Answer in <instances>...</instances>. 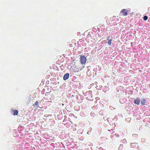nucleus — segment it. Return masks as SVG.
Masks as SVG:
<instances>
[{
    "label": "nucleus",
    "mask_w": 150,
    "mask_h": 150,
    "mask_svg": "<svg viewBox=\"0 0 150 150\" xmlns=\"http://www.w3.org/2000/svg\"><path fill=\"white\" fill-rule=\"evenodd\" d=\"M86 49H87L86 48H85L84 50H86Z\"/></svg>",
    "instance_id": "obj_30"
},
{
    "label": "nucleus",
    "mask_w": 150,
    "mask_h": 150,
    "mask_svg": "<svg viewBox=\"0 0 150 150\" xmlns=\"http://www.w3.org/2000/svg\"><path fill=\"white\" fill-rule=\"evenodd\" d=\"M91 67V66H89L88 67H87L88 69V70H89V69H90Z\"/></svg>",
    "instance_id": "obj_24"
},
{
    "label": "nucleus",
    "mask_w": 150,
    "mask_h": 150,
    "mask_svg": "<svg viewBox=\"0 0 150 150\" xmlns=\"http://www.w3.org/2000/svg\"><path fill=\"white\" fill-rule=\"evenodd\" d=\"M64 111H65V110H63V112H64Z\"/></svg>",
    "instance_id": "obj_31"
},
{
    "label": "nucleus",
    "mask_w": 150,
    "mask_h": 150,
    "mask_svg": "<svg viewBox=\"0 0 150 150\" xmlns=\"http://www.w3.org/2000/svg\"><path fill=\"white\" fill-rule=\"evenodd\" d=\"M97 70V69L96 68H94L93 69V71H96Z\"/></svg>",
    "instance_id": "obj_25"
},
{
    "label": "nucleus",
    "mask_w": 150,
    "mask_h": 150,
    "mask_svg": "<svg viewBox=\"0 0 150 150\" xmlns=\"http://www.w3.org/2000/svg\"><path fill=\"white\" fill-rule=\"evenodd\" d=\"M134 101L135 104L139 105L140 103L141 100L139 98L137 97L136 98V99L134 100Z\"/></svg>",
    "instance_id": "obj_4"
},
{
    "label": "nucleus",
    "mask_w": 150,
    "mask_h": 150,
    "mask_svg": "<svg viewBox=\"0 0 150 150\" xmlns=\"http://www.w3.org/2000/svg\"><path fill=\"white\" fill-rule=\"evenodd\" d=\"M69 73H67L64 74V76L63 77V79L64 80H66L68 79L69 78Z\"/></svg>",
    "instance_id": "obj_6"
},
{
    "label": "nucleus",
    "mask_w": 150,
    "mask_h": 150,
    "mask_svg": "<svg viewBox=\"0 0 150 150\" xmlns=\"http://www.w3.org/2000/svg\"><path fill=\"white\" fill-rule=\"evenodd\" d=\"M70 120L69 118H67L66 115H64V119L63 120V123L64 124H67L68 123V121Z\"/></svg>",
    "instance_id": "obj_3"
},
{
    "label": "nucleus",
    "mask_w": 150,
    "mask_h": 150,
    "mask_svg": "<svg viewBox=\"0 0 150 150\" xmlns=\"http://www.w3.org/2000/svg\"><path fill=\"white\" fill-rule=\"evenodd\" d=\"M129 12V11L126 9H123L121 11V12L122 13L123 15L126 16Z\"/></svg>",
    "instance_id": "obj_5"
},
{
    "label": "nucleus",
    "mask_w": 150,
    "mask_h": 150,
    "mask_svg": "<svg viewBox=\"0 0 150 150\" xmlns=\"http://www.w3.org/2000/svg\"><path fill=\"white\" fill-rule=\"evenodd\" d=\"M63 117L62 112H61V113H59L57 115V117L59 120H61L62 118Z\"/></svg>",
    "instance_id": "obj_9"
},
{
    "label": "nucleus",
    "mask_w": 150,
    "mask_h": 150,
    "mask_svg": "<svg viewBox=\"0 0 150 150\" xmlns=\"http://www.w3.org/2000/svg\"><path fill=\"white\" fill-rule=\"evenodd\" d=\"M14 113L13 114V115H17L18 114V111L17 110H15L13 111Z\"/></svg>",
    "instance_id": "obj_12"
},
{
    "label": "nucleus",
    "mask_w": 150,
    "mask_h": 150,
    "mask_svg": "<svg viewBox=\"0 0 150 150\" xmlns=\"http://www.w3.org/2000/svg\"><path fill=\"white\" fill-rule=\"evenodd\" d=\"M119 95L117 94H116V95H115L113 97V99L114 100H118L119 99Z\"/></svg>",
    "instance_id": "obj_8"
},
{
    "label": "nucleus",
    "mask_w": 150,
    "mask_h": 150,
    "mask_svg": "<svg viewBox=\"0 0 150 150\" xmlns=\"http://www.w3.org/2000/svg\"><path fill=\"white\" fill-rule=\"evenodd\" d=\"M110 36H108L107 37V40H110Z\"/></svg>",
    "instance_id": "obj_21"
},
{
    "label": "nucleus",
    "mask_w": 150,
    "mask_h": 150,
    "mask_svg": "<svg viewBox=\"0 0 150 150\" xmlns=\"http://www.w3.org/2000/svg\"><path fill=\"white\" fill-rule=\"evenodd\" d=\"M98 149V150H103L104 149L101 147H100Z\"/></svg>",
    "instance_id": "obj_23"
},
{
    "label": "nucleus",
    "mask_w": 150,
    "mask_h": 150,
    "mask_svg": "<svg viewBox=\"0 0 150 150\" xmlns=\"http://www.w3.org/2000/svg\"><path fill=\"white\" fill-rule=\"evenodd\" d=\"M103 150H105V149H103Z\"/></svg>",
    "instance_id": "obj_32"
},
{
    "label": "nucleus",
    "mask_w": 150,
    "mask_h": 150,
    "mask_svg": "<svg viewBox=\"0 0 150 150\" xmlns=\"http://www.w3.org/2000/svg\"><path fill=\"white\" fill-rule=\"evenodd\" d=\"M137 143H131L130 146L131 147H136L137 146Z\"/></svg>",
    "instance_id": "obj_10"
},
{
    "label": "nucleus",
    "mask_w": 150,
    "mask_h": 150,
    "mask_svg": "<svg viewBox=\"0 0 150 150\" xmlns=\"http://www.w3.org/2000/svg\"><path fill=\"white\" fill-rule=\"evenodd\" d=\"M83 130L82 129H79L77 131V133L78 134H82V132H83Z\"/></svg>",
    "instance_id": "obj_11"
},
{
    "label": "nucleus",
    "mask_w": 150,
    "mask_h": 150,
    "mask_svg": "<svg viewBox=\"0 0 150 150\" xmlns=\"http://www.w3.org/2000/svg\"><path fill=\"white\" fill-rule=\"evenodd\" d=\"M80 34V32H78L77 33V34L78 35H79Z\"/></svg>",
    "instance_id": "obj_27"
},
{
    "label": "nucleus",
    "mask_w": 150,
    "mask_h": 150,
    "mask_svg": "<svg viewBox=\"0 0 150 150\" xmlns=\"http://www.w3.org/2000/svg\"><path fill=\"white\" fill-rule=\"evenodd\" d=\"M76 98H78V95H77V96H76Z\"/></svg>",
    "instance_id": "obj_26"
},
{
    "label": "nucleus",
    "mask_w": 150,
    "mask_h": 150,
    "mask_svg": "<svg viewBox=\"0 0 150 150\" xmlns=\"http://www.w3.org/2000/svg\"><path fill=\"white\" fill-rule=\"evenodd\" d=\"M117 136L118 137H119V135L118 134L117 135Z\"/></svg>",
    "instance_id": "obj_29"
},
{
    "label": "nucleus",
    "mask_w": 150,
    "mask_h": 150,
    "mask_svg": "<svg viewBox=\"0 0 150 150\" xmlns=\"http://www.w3.org/2000/svg\"><path fill=\"white\" fill-rule=\"evenodd\" d=\"M91 116H93L94 115V113L93 112H91Z\"/></svg>",
    "instance_id": "obj_22"
},
{
    "label": "nucleus",
    "mask_w": 150,
    "mask_h": 150,
    "mask_svg": "<svg viewBox=\"0 0 150 150\" xmlns=\"http://www.w3.org/2000/svg\"><path fill=\"white\" fill-rule=\"evenodd\" d=\"M39 103H38V101H36L35 103L34 104V105H36L37 107H39Z\"/></svg>",
    "instance_id": "obj_16"
},
{
    "label": "nucleus",
    "mask_w": 150,
    "mask_h": 150,
    "mask_svg": "<svg viewBox=\"0 0 150 150\" xmlns=\"http://www.w3.org/2000/svg\"><path fill=\"white\" fill-rule=\"evenodd\" d=\"M148 18V17L147 16H145L143 17V19L144 20V21H146L147 20Z\"/></svg>",
    "instance_id": "obj_17"
},
{
    "label": "nucleus",
    "mask_w": 150,
    "mask_h": 150,
    "mask_svg": "<svg viewBox=\"0 0 150 150\" xmlns=\"http://www.w3.org/2000/svg\"><path fill=\"white\" fill-rule=\"evenodd\" d=\"M132 136L133 137H134L135 138H137V136H138V135L137 134H133L132 135Z\"/></svg>",
    "instance_id": "obj_20"
},
{
    "label": "nucleus",
    "mask_w": 150,
    "mask_h": 150,
    "mask_svg": "<svg viewBox=\"0 0 150 150\" xmlns=\"http://www.w3.org/2000/svg\"><path fill=\"white\" fill-rule=\"evenodd\" d=\"M90 93V95L89 96H87V98L88 100H92V91H89L88 92L87 91L86 93L83 92V95L85 96H87L88 95V94H89Z\"/></svg>",
    "instance_id": "obj_1"
},
{
    "label": "nucleus",
    "mask_w": 150,
    "mask_h": 150,
    "mask_svg": "<svg viewBox=\"0 0 150 150\" xmlns=\"http://www.w3.org/2000/svg\"><path fill=\"white\" fill-rule=\"evenodd\" d=\"M112 40V38H111V39H110V40H108V45H109L110 46L111 45V42Z\"/></svg>",
    "instance_id": "obj_13"
},
{
    "label": "nucleus",
    "mask_w": 150,
    "mask_h": 150,
    "mask_svg": "<svg viewBox=\"0 0 150 150\" xmlns=\"http://www.w3.org/2000/svg\"><path fill=\"white\" fill-rule=\"evenodd\" d=\"M123 145L122 144H120V146L118 148V149L119 150H121L123 148Z\"/></svg>",
    "instance_id": "obj_18"
},
{
    "label": "nucleus",
    "mask_w": 150,
    "mask_h": 150,
    "mask_svg": "<svg viewBox=\"0 0 150 150\" xmlns=\"http://www.w3.org/2000/svg\"><path fill=\"white\" fill-rule=\"evenodd\" d=\"M141 102L140 103L141 105H144L146 102V100L144 99H142L140 100Z\"/></svg>",
    "instance_id": "obj_7"
},
{
    "label": "nucleus",
    "mask_w": 150,
    "mask_h": 150,
    "mask_svg": "<svg viewBox=\"0 0 150 150\" xmlns=\"http://www.w3.org/2000/svg\"><path fill=\"white\" fill-rule=\"evenodd\" d=\"M88 96H90V93H89V94H88Z\"/></svg>",
    "instance_id": "obj_28"
},
{
    "label": "nucleus",
    "mask_w": 150,
    "mask_h": 150,
    "mask_svg": "<svg viewBox=\"0 0 150 150\" xmlns=\"http://www.w3.org/2000/svg\"><path fill=\"white\" fill-rule=\"evenodd\" d=\"M81 135L80 134L79 136V139L81 140H83L84 139V137L82 136L81 137Z\"/></svg>",
    "instance_id": "obj_15"
},
{
    "label": "nucleus",
    "mask_w": 150,
    "mask_h": 150,
    "mask_svg": "<svg viewBox=\"0 0 150 150\" xmlns=\"http://www.w3.org/2000/svg\"><path fill=\"white\" fill-rule=\"evenodd\" d=\"M80 62L83 64H85L86 61V58L84 56H80Z\"/></svg>",
    "instance_id": "obj_2"
},
{
    "label": "nucleus",
    "mask_w": 150,
    "mask_h": 150,
    "mask_svg": "<svg viewBox=\"0 0 150 150\" xmlns=\"http://www.w3.org/2000/svg\"><path fill=\"white\" fill-rule=\"evenodd\" d=\"M92 130V129L90 127L88 129V131L87 132V133L88 134H90V133H91V131Z\"/></svg>",
    "instance_id": "obj_14"
},
{
    "label": "nucleus",
    "mask_w": 150,
    "mask_h": 150,
    "mask_svg": "<svg viewBox=\"0 0 150 150\" xmlns=\"http://www.w3.org/2000/svg\"><path fill=\"white\" fill-rule=\"evenodd\" d=\"M121 141L122 142V143H123L124 144L126 143V141L125 139H124L123 140H122Z\"/></svg>",
    "instance_id": "obj_19"
}]
</instances>
